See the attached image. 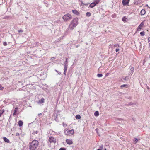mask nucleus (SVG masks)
Returning <instances> with one entry per match:
<instances>
[{
  "label": "nucleus",
  "instance_id": "obj_4",
  "mask_svg": "<svg viewBox=\"0 0 150 150\" xmlns=\"http://www.w3.org/2000/svg\"><path fill=\"white\" fill-rule=\"evenodd\" d=\"M65 134L66 135H72L74 133V130L72 129L70 130H68L67 129H65L64 130Z\"/></svg>",
  "mask_w": 150,
  "mask_h": 150
},
{
  "label": "nucleus",
  "instance_id": "obj_42",
  "mask_svg": "<svg viewBox=\"0 0 150 150\" xmlns=\"http://www.w3.org/2000/svg\"><path fill=\"white\" fill-rule=\"evenodd\" d=\"M67 71H64V74L66 75V74Z\"/></svg>",
  "mask_w": 150,
  "mask_h": 150
},
{
  "label": "nucleus",
  "instance_id": "obj_26",
  "mask_svg": "<svg viewBox=\"0 0 150 150\" xmlns=\"http://www.w3.org/2000/svg\"><path fill=\"white\" fill-rule=\"evenodd\" d=\"M140 34L141 36H143L145 35V32L144 31L140 33Z\"/></svg>",
  "mask_w": 150,
  "mask_h": 150
},
{
  "label": "nucleus",
  "instance_id": "obj_30",
  "mask_svg": "<svg viewBox=\"0 0 150 150\" xmlns=\"http://www.w3.org/2000/svg\"><path fill=\"white\" fill-rule=\"evenodd\" d=\"M127 84H123L122 85L120 86V87L121 88H123V87H125L127 86Z\"/></svg>",
  "mask_w": 150,
  "mask_h": 150
},
{
  "label": "nucleus",
  "instance_id": "obj_23",
  "mask_svg": "<svg viewBox=\"0 0 150 150\" xmlns=\"http://www.w3.org/2000/svg\"><path fill=\"white\" fill-rule=\"evenodd\" d=\"M123 79L125 81H128L129 80V77L128 76H126Z\"/></svg>",
  "mask_w": 150,
  "mask_h": 150
},
{
  "label": "nucleus",
  "instance_id": "obj_1",
  "mask_svg": "<svg viewBox=\"0 0 150 150\" xmlns=\"http://www.w3.org/2000/svg\"><path fill=\"white\" fill-rule=\"evenodd\" d=\"M38 141L36 140H33L29 143L30 150H35L38 146Z\"/></svg>",
  "mask_w": 150,
  "mask_h": 150
},
{
  "label": "nucleus",
  "instance_id": "obj_20",
  "mask_svg": "<svg viewBox=\"0 0 150 150\" xmlns=\"http://www.w3.org/2000/svg\"><path fill=\"white\" fill-rule=\"evenodd\" d=\"M75 118L76 119H80L81 118V116L79 115H77L76 116Z\"/></svg>",
  "mask_w": 150,
  "mask_h": 150
},
{
  "label": "nucleus",
  "instance_id": "obj_7",
  "mask_svg": "<svg viewBox=\"0 0 150 150\" xmlns=\"http://www.w3.org/2000/svg\"><path fill=\"white\" fill-rule=\"evenodd\" d=\"M66 142L69 145H71L73 144L72 140L69 139H67L66 140Z\"/></svg>",
  "mask_w": 150,
  "mask_h": 150
},
{
  "label": "nucleus",
  "instance_id": "obj_40",
  "mask_svg": "<svg viewBox=\"0 0 150 150\" xmlns=\"http://www.w3.org/2000/svg\"><path fill=\"white\" fill-rule=\"evenodd\" d=\"M55 59V57H53L52 58H51V60H54Z\"/></svg>",
  "mask_w": 150,
  "mask_h": 150
},
{
  "label": "nucleus",
  "instance_id": "obj_36",
  "mask_svg": "<svg viewBox=\"0 0 150 150\" xmlns=\"http://www.w3.org/2000/svg\"><path fill=\"white\" fill-rule=\"evenodd\" d=\"M62 125L64 127H66L67 126V125L66 124L64 123V122H63Z\"/></svg>",
  "mask_w": 150,
  "mask_h": 150
},
{
  "label": "nucleus",
  "instance_id": "obj_52",
  "mask_svg": "<svg viewBox=\"0 0 150 150\" xmlns=\"http://www.w3.org/2000/svg\"><path fill=\"white\" fill-rule=\"evenodd\" d=\"M149 57H150V56H149Z\"/></svg>",
  "mask_w": 150,
  "mask_h": 150
},
{
  "label": "nucleus",
  "instance_id": "obj_51",
  "mask_svg": "<svg viewBox=\"0 0 150 150\" xmlns=\"http://www.w3.org/2000/svg\"><path fill=\"white\" fill-rule=\"evenodd\" d=\"M104 150H107L106 148L104 149Z\"/></svg>",
  "mask_w": 150,
  "mask_h": 150
},
{
  "label": "nucleus",
  "instance_id": "obj_13",
  "mask_svg": "<svg viewBox=\"0 0 150 150\" xmlns=\"http://www.w3.org/2000/svg\"><path fill=\"white\" fill-rule=\"evenodd\" d=\"M23 122L21 120L18 122V124L19 127H21L23 125Z\"/></svg>",
  "mask_w": 150,
  "mask_h": 150
},
{
  "label": "nucleus",
  "instance_id": "obj_12",
  "mask_svg": "<svg viewBox=\"0 0 150 150\" xmlns=\"http://www.w3.org/2000/svg\"><path fill=\"white\" fill-rule=\"evenodd\" d=\"M130 68V70H131V74H132L134 72V68L133 67L131 66L129 67Z\"/></svg>",
  "mask_w": 150,
  "mask_h": 150
},
{
  "label": "nucleus",
  "instance_id": "obj_14",
  "mask_svg": "<svg viewBox=\"0 0 150 150\" xmlns=\"http://www.w3.org/2000/svg\"><path fill=\"white\" fill-rule=\"evenodd\" d=\"M127 16H124L122 19V21L124 22H125L126 21L127 19Z\"/></svg>",
  "mask_w": 150,
  "mask_h": 150
},
{
  "label": "nucleus",
  "instance_id": "obj_5",
  "mask_svg": "<svg viewBox=\"0 0 150 150\" xmlns=\"http://www.w3.org/2000/svg\"><path fill=\"white\" fill-rule=\"evenodd\" d=\"M49 141L50 143H55L56 142V139L52 136H51L49 137Z\"/></svg>",
  "mask_w": 150,
  "mask_h": 150
},
{
  "label": "nucleus",
  "instance_id": "obj_48",
  "mask_svg": "<svg viewBox=\"0 0 150 150\" xmlns=\"http://www.w3.org/2000/svg\"><path fill=\"white\" fill-rule=\"evenodd\" d=\"M97 150H102L101 149H98Z\"/></svg>",
  "mask_w": 150,
  "mask_h": 150
},
{
  "label": "nucleus",
  "instance_id": "obj_38",
  "mask_svg": "<svg viewBox=\"0 0 150 150\" xmlns=\"http://www.w3.org/2000/svg\"><path fill=\"white\" fill-rule=\"evenodd\" d=\"M103 145H102L100 146V149H101V150H102L103 148Z\"/></svg>",
  "mask_w": 150,
  "mask_h": 150
},
{
  "label": "nucleus",
  "instance_id": "obj_15",
  "mask_svg": "<svg viewBox=\"0 0 150 150\" xmlns=\"http://www.w3.org/2000/svg\"><path fill=\"white\" fill-rule=\"evenodd\" d=\"M144 25V23L143 22H142L140 23V24L139 25V26L138 27H139V29H142Z\"/></svg>",
  "mask_w": 150,
  "mask_h": 150
},
{
  "label": "nucleus",
  "instance_id": "obj_21",
  "mask_svg": "<svg viewBox=\"0 0 150 150\" xmlns=\"http://www.w3.org/2000/svg\"><path fill=\"white\" fill-rule=\"evenodd\" d=\"M38 131H34L33 132L32 134L33 135H35V134H37L38 133Z\"/></svg>",
  "mask_w": 150,
  "mask_h": 150
},
{
  "label": "nucleus",
  "instance_id": "obj_3",
  "mask_svg": "<svg viewBox=\"0 0 150 150\" xmlns=\"http://www.w3.org/2000/svg\"><path fill=\"white\" fill-rule=\"evenodd\" d=\"M62 18L65 21H67L72 18L71 16L69 14H67L64 15L63 17Z\"/></svg>",
  "mask_w": 150,
  "mask_h": 150
},
{
  "label": "nucleus",
  "instance_id": "obj_50",
  "mask_svg": "<svg viewBox=\"0 0 150 150\" xmlns=\"http://www.w3.org/2000/svg\"><path fill=\"white\" fill-rule=\"evenodd\" d=\"M119 119L120 120H123V119Z\"/></svg>",
  "mask_w": 150,
  "mask_h": 150
},
{
  "label": "nucleus",
  "instance_id": "obj_17",
  "mask_svg": "<svg viewBox=\"0 0 150 150\" xmlns=\"http://www.w3.org/2000/svg\"><path fill=\"white\" fill-rule=\"evenodd\" d=\"M18 108L17 107H16L14 110V113H13V115H16V113L17 111Z\"/></svg>",
  "mask_w": 150,
  "mask_h": 150
},
{
  "label": "nucleus",
  "instance_id": "obj_8",
  "mask_svg": "<svg viewBox=\"0 0 150 150\" xmlns=\"http://www.w3.org/2000/svg\"><path fill=\"white\" fill-rule=\"evenodd\" d=\"M72 11L73 13L75 15H78L79 14V13L76 10H72Z\"/></svg>",
  "mask_w": 150,
  "mask_h": 150
},
{
  "label": "nucleus",
  "instance_id": "obj_35",
  "mask_svg": "<svg viewBox=\"0 0 150 150\" xmlns=\"http://www.w3.org/2000/svg\"><path fill=\"white\" fill-rule=\"evenodd\" d=\"M114 47H119V45L118 44H116L114 45Z\"/></svg>",
  "mask_w": 150,
  "mask_h": 150
},
{
  "label": "nucleus",
  "instance_id": "obj_16",
  "mask_svg": "<svg viewBox=\"0 0 150 150\" xmlns=\"http://www.w3.org/2000/svg\"><path fill=\"white\" fill-rule=\"evenodd\" d=\"M45 99L43 98H42L41 99L39 100V102L40 103H43L44 102Z\"/></svg>",
  "mask_w": 150,
  "mask_h": 150
},
{
  "label": "nucleus",
  "instance_id": "obj_34",
  "mask_svg": "<svg viewBox=\"0 0 150 150\" xmlns=\"http://www.w3.org/2000/svg\"><path fill=\"white\" fill-rule=\"evenodd\" d=\"M54 120H55L57 121V122H58V118H57V115L56 116V117L54 119Z\"/></svg>",
  "mask_w": 150,
  "mask_h": 150
},
{
  "label": "nucleus",
  "instance_id": "obj_39",
  "mask_svg": "<svg viewBox=\"0 0 150 150\" xmlns=\"http://www.w3.org/2000/svg\"><path fill=\"white\" fill-rule=\"evenodd\" d=\"M55 71L57 73H58V74L59 75H60L61 74V72H59L57 70L55 69Z\"/></svg>",
  "mask_w": 150,
  "mask_h": 150
},
{
  "label": "nucleus",
  "instance_id": "obj_19",
  "mask_svg": "<svg viewBox=\"0 0 150 150\" xmlns=\"http://www.w3.org/2000/svg\"><path fill=\"white\" fill-rule=\"evenodd\" d=\"M99 115V113L98 111H96L94 113V115L96 116H98Z\"/></svg>",
  "mask_w": 150,
  "mask_h": 150
},
{
  "label": "nucleus",
  "instance_id": "obj_33",
  "mask_svg": "<svg viewBox=\"0 0 150 150\" xmlns=\"http://www.w3.org/2000/svg\"><path fill=\"white\" fill-rule=\"evenodd\" d=\"M100 1V0H95V3H96L97 4H98L99 2Z\"/></svg>",
  "mask_w": 150,
  "mask_h": 150
},
{
  "label": "nucleus",
  "instance_id": "obj_25",
  "mask_svg": "<svg viewBox=\"0 0 150 150\" xmlns=\"http://www.w3.org/2000/svg\"><path fill=\"white\" fill-rule=\"evenodd\" d=\"M9 18V16H5L2 18L3 19H8Z\"/></svg>",
  "mask_w": 150,
  "mask_h": 150
},
{
  "label": "nucleus",
  "instance_id": "obj_24",
  "mask_svg": "<svg viewBox=\"0 0 150 150\" xmlns=\"http://www.w3.org/2000/svg\"><path fill=\"white\" fill-rule=\"evenodd\" d=\"M86 16L87 17H89L91 16V14L89 12H87L86 13Z\"/></svg>",
  "mask_w": 150,
  "mask_h": 150
},
{
  "label": "nucleus",
  "instance_id": "obj_31",
  "mask_svg": "<svg viewBox=\"0 0 150 150\" xmlns=\"http://www.w3.org/2000/svg\"><path fill=\"white\" fill-rule=\"evenodd\" d=\"M82 5H85L86 6H87L88 4H89V3H83V2H82Z\"/></svg>",
  "mask_w": 150,
  "mask_h": 150
},
{
  "label": "nucleus",
  "instance_id": "obj_49",
  "mask_svg": "<svg viewBox=\"0 0 150 150\" xmlns=\"http://www.w3.org/2000/svg\"><path fill=\"white\" fill-rule=\"evenodd\" d=\"M147 89H149V88L148 87H147Z\"/></svg>",
  "mask_w": 150,
  "mask_h": 150
},
{
  "label": "nucleus",
  "instance_id": "obj_6",
  "mask_svg": "<svg viewBox=\"0 0 150 150\" xmlns=\"http://www.w3.org/2000/svg\"><path fill=\"white\" fill-rule=\"evenodd\" d=\"M129 0H122V3L123 5L125 6L128 4Z\"/></svg>",
  "mask_w": 150,
  "mask_h": 150
},
{
  "label": "nucleus",
  "instance_id": "obj_46",
  "mask_svg": "<svg viewBox=\"0 0 150 150\" xmlns=\"http://www.w3.org/2000/svg\"><path fill=\"white\" fill-rule=\"evenodd\" d=\"M16 135L17 136H18L19 135V134L18 133H16Z\"/></svg>",
  "mask_w": 150,
  "mask_h": 150
},
{
  "label": "nucleus",
  "instance_id": "obj_11",
  "mask_svg": "<svg viewBox=\"0 0 150 150\" xmlns=\"http://www.w3.org/2000/svg\"><path fill=\"white\" fill-rule=\"evenodd\" d=\"M3 139L4 141L6 142L9 143L10 142L9 140L6 137H4Z\"/></svg>",
  "mask_w": 150,
  "mask_h": 150
},
{
  "label": "nucleus",
  "instance_id": "obj_47",
  "mask_svg": "<svg viewBox=\"0 0 150 150\" xmlns=\"http://www.w3.org/2000/svg\"><path fill=\"white\" fill-rule=\"evenodd\" d=\"M42 115V114L41 113H39V114H38V115L39 116H40V115Z\"/></svg>",
  "mask_w": 150,
  "mask_h": 150
},
{
  "label": "nucleus",
  "instance_id": "obj_44",
  "mask_svg": "<svg viewBox=\"0 0 150 150\" xmlns=\"http://www.w3.org/2000/svg\"><path fill=\"white\" fill-rule=\"evenodd\" d=\"M119 49L118 48H117L116 49V52H117L118 51H119Z\"/></svg>",
  "mask_w": 150,
  "mask_h": 150
},
{
  "label": "nucleus",
  "instance_id": "obj_43",
  "mask_svg": "<svg viewBox=\"0 0 150 150\" xmlns=\"http://www.w3.org/2000/svg\"><path fill=\"white\" fill-rule=\"evenodd\" d=\"M18 32H19V33L23 32V30H18Z\"/></svg>",
  "mask_w": 150,
  "mask_h": 150
},
{
  "label": "nucleus",
  "instance_id": "obj_9",
  "mask_svg": "<svg viewBox=\"0 0 150 150\" xmlns=\"http://www.w3.org/2000/svg\"><path fill=\"white\" fill-rule=\"evenodd\" d=\"M96 5V3H95V2H93L90 4L89 6L91 8H92L94 7Z\"/></svg>",
  "mask_w": 150,
  "mask_h": 150
},
{
  "label": "nucleus",
  "instance_id": "obj_32",
  "mask_svg": "<svg viewBox=\"0 0 150 150\" xmlns=\"http://www.w3.org/2000/svg\"><path fill=\"white\" fill-rule=\"evenodd\" d=\"M3 45H4L6 46L7 45V44L6 42H3Z\"/></svg>",
  "mask_w": 150,
  "mask_h": 150
},
{
  "label": "nucleus",
  "instance_id": "obj_41",
  "mask_svg": "<svg viewBox=\"0 0 150 150\" xmlns=\"http://www.w3.org/2000/svg\"><path fill=\"white\" fill-rule=\"evenodd\" d=\"M148 41L149 43L150 44V37L148 38Z\"/></svg>",
  "mask_w": 150,
  "mask_h": 150
},
{
  "label": "nucleus",
  "instance_id": "obj_45",
  "mask_svg": "<svg viewBox=\"0 0 150 150\" xmlns=\"http://www.w3.org/2000/svg\"><path fill=\"white\" fill-rule=\"evenodd\" d=\"M141 29H139V27H138L137 28V31H140V30H141Z\"/></svg>",
  "mask_w": 150,
  "mask_h": 150
},
{
  "label": "nucleus",
  "instance_id": "obj_37",
  "mask_svg": "<svg viewBox=\"0 0 150 150\" xmlns=\"http://www.w3.org/2000/svg\"><path fill=\"white\" fill-rule=\"evenodd\" d=\"M59 150H66V149L65 148H61Z\"/></svg>",
  "mask_w": 150,
  "mask_h": 150
},
{
  "label": "nucleus",
  "instance_id": "obj_29",
  "mask_svg": "<svg viewBox=\"0 0 150 150\" xmlns=\"http://www.w3.org/2000/svg\"><path fill=\"white\" fill-rule=\"evenodd\" d=\"M103 75L101 74H98L97 75V76L99 77H101Z\"/></svg>",
  "mask_w": 150,
  "mask_h": 150
},
{
  "label": "nucleus",
  "instance_id": "obj_10",
  "mask_svg": "<svg viewBox=\"0 0 150 150\" xmlns=\"http://www.w3.org/2000/svg\"><path fill=\"white\" fill-rule=\"evenodd\" d=\"M146 11L144 9H143L141 11L140 14L142 16L144 15Z\"/></svg>",
  "mask_w": 150,
  "mask_h": 150
},
{
  "label": "nucleus",
  "instance_id": "obj_27",
  "mask_svg": "<svg viewBox=\"0 0 150 150\" xmlns=\"http://www.w3.org/2000/svg\"><path fill=\"white\" fill-rule=\"evenodd\" d=\"M68 59H67V58H66V61L64 63V64H66L67 65H68Z\"/></svg>",
  "mask_w": 150,
  "mask_h": 150
},
{
  "label": "nucleus",
  "instance_id": "obj_28",
  "mask_svg": "<svg viewBox=\"0 0 150 150\" xmlns=\"http://www.w3.org/2000/svg\"><path fill=\"white\" fill-rule=\"evenodd\" d=\"M4 110H2L0 111V117H1V115L4 112Z\"/></svg>",
  "mask_w": 150,
  "mask_h": 150
},
{
  "label": "nucleus",
  "instance_id": "obj_2",
  "mask_svg": "<svg viewBox=\"0 0 150 150\" xmlns=\"http://www.w3.org/2000/svg\"><path fill=\"white\" fill-rule=\"evenodd\" d=\"M78 18H75L73 19L71 23L69 25L68 28V31H71L74 28V27H75L78 24Z\"/></svg>",
  "mask_w": 150,
  "mask_h": 150
},
{
  "label": "nucleus",
  "instance_id": "obj_22",
  "mask_svg": "<svg viewBox=\"0 0 150 150\" xmlns=\"http://www.w3.org/2000/svg\"><path fill=\"white\" fill-rule=\"evenodd\" d=\"M138 141V140L137 138H134V140H133L134 142V144H136L137 142Z\"/></svg>",
  "mask_w": 150,
  "mask_h": 150
},
{
  "label": "nucleus",
  "instance_id": "obj_18",
  "mask_svg": "<svg viewBox=\"0 0 150 150\" xmlns=\"http://www.w3.org/2000/svg\"><path fill=\"white\" fill-rule=\"evenodd\" d=\"M64 71H67L68 65H67L66 64H64Z\"/></svg>",
  "mask_w": 150,
  "mask_h": 150
}]
</instances>
